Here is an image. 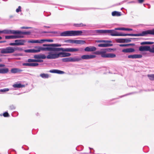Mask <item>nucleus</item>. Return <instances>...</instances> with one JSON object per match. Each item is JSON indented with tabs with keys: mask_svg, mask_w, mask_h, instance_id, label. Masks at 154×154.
Returning a JSON list of instances; mask_svg holds the SVG:
<instances>
[{
	"mask_svg": "<svg viewBox=\"0 0 154 154\" xmlns=\"http://www.w3.org/2000/svg\"><path fill=\"white\" fill-rule=\"evenodd\" d=\"M43 46L44 47H37L35 48H38V50H39V52L41 51H57V48H52L50 47H58L61 46V44H43Z\"/></svg>",
	"mask_w": 154,
	"mask_h": 154,
	"instance_id": "1",
	"label": "nucleus"
},
{
	"mask_svg": "<svg viewBox=\"0 0 154 154\" xmlns=\"http://www.w3.org/2000/svg\"><path fill=\"white\" fill-rule=\"evenodd\" d=\"M71 55L70 53L67 52H60L56 53L50 52L48 53V55L47 56V58L48 59H55L59 57H69Z\"/></svg>",
	"mask_w": 154,
	"mask_h": 154,
	"instance_id": "2",
	"label": "nucleus"
},
{
	"mask_svg": "<svg viewBox=\"0 0 154 154\" xmlns=\"http://www.w3.org/2000/svg\"><path fill=\"white\" fill-rule=\"evenodd\" d=\"M82 31H67L60 33V35L62 36H78L82 35Z\"/></svg>",
	"mask_w": 154,
	"mask_h": 154,
	"instance_id": "3",
	"label": "nucleus"
},
{
	"mask_svg": "<svg viewBox=\"0 0 154 154\" xmlns=\"http://www.w3.org/2000/svg\"><path fill=\"white\" fill-rule=\"evenodd\" d=\"M22 50V48L18 47H13L9 46L1 49V52L2 54H11L13 53L15 51H21Z\"/></svg>",
	"mask_w": 154,
	"mask_h": 154,
	"instance_id": "4",
	"label": "nucleus"
},
{
	"mask_svg": "<svg viewBox=\"0 0 154 154\" xmlns=\"http://www.w3.org/2000/svg\"><path fill=\"white\" fill-rule=\"evenodd\" d=\"M147 34H149V30H146L143 31L142 33L138 34H122L121 33V36H145Z\"/></svg>",
	"mask_w": 154,
	"mask_h": 154,
	"instance_id": "5",
	"label": "nucleus"
},
{
	"mask_svg": "<svg viewBox=\"0 0 154 154\" xmlns=\"http://www.w3.org/2000/svg\"><path fill=\"white\" fill-rule=\"evenodd\" d=\"M15 43H11L9 44L10 46H18L23 45L26 42V41L25 39H17L14 41Z\"/></svg>",
	"mask_w": 154,
	"mask_h": 154,
	"instance_id": "6",
	"label": "nucleus"
},
{
	"mask_svg": "<svg viewBox=\"0 0 154 154\" xmlns=\"http://www.w3.org/2000/svg\"><path fill=\"white\" fill-rule=\"evenodd\" d=\"M64 42L72 44H84L85 43V42L82 40H73L69 39L64 41Z\"/></svg>",
	"mask_w": 154,
	"mask_h": 154,
	"instance_id": "7",
	"label": "nucleus"
},
{
	"mask_svg": "<svg viewBox=\"0 0 154 154\" xmlns=\"http://www.w3.org/2000/svg\"><path fill=\"white\" fill-rule=\"evenodd\" d=\"M60 51L63 52H74V48H57V51Z\"/></svg>",
	"mask_w": 154,
	"mask_h": 154,
	"instance_id": "8",
	"label": "nucleus"
},
{
	"mask_svg": "<svg viewBox=\"0 0 154 154\" xmlns=\"http://www.w3.org/2000/svg\"><path fill=\"white\" fill-rule=\"evenodd\" d=\"M23 36L17 35H7L5 36V38L6 39H13L23 38Z\"/></svg>",
	"mask_w": 154,
	"mask_h": 154,
	"instance_id": "9",
	"label": "nucleus"
},
{
	"mask_svg": "<svg viewBox=\"0 0 154 154\" xmlns=\"http://www.w3.org/2000/svg\"><path fill=\"white\" fill-rule=\"evenodd\" d=\"M16 30L5 29L2 31L0 30V34L1 33H4L5 34H16Z\"/></svg>",
	"mask_w": 154,
	"mask_h": 154,
	"instance_id": "10",
	"label": "nucleus"
},
{
	"mask_svg": "<svg viewBox=\"0 0 154 154\" xmlns=\"http://www.w3.org/2000/svg\"><path fill=\"white\" fill-rule=\"evenodd\" d=\"M96 56L94 55H82L81 58V60L82 59H89L94 58Z\"/></svg>",
	"mask_w": 154,
	"mask_h": 154,
	"instance_id": "11",
	"label": "nucleus"
},
{
	"mask_svg": "<svg viewBox=\"0 0 154 154\" xmlns=\"http://www.w3.org/2000/svg\"><path fill=\"white\" fill-rule=\"evenodd\" d=\"M96 48L94 46H89L86 47L84 50L86 52H93L96 50Z\"/></svg>",
	"mask_w": 154,
	"mask_h": 154,
	"instance_id": "12",
	"label": "nucleus"
},
{
	"mask_svg": "<svg viewBox=\"0 0 154 154\" xmlns=\"http://www.w3.org/2000/svg\"><path fill=\"white\" fill-rule=\"evenodd\" d=\"M109 49L108 48H105L101 50V52L100 55L103 57L106 58L107 54L106 53L107 51H109Z\"/></svg>",
	"mask_w": 154,
	"mask_h": 154,
	"instance_id": "13",
	"label": "nucleus"
},
{
	"mask_svg": "<svg viewBox=\"0 0 154 154\" xmlns=\"http://www.w3.org/2000/svg\"><path fill=\"white\" fill-rule=\"evenodd\" d=\"M149 46H141L139 48V50L140 51H149Z\"/></svg>",
	"mask_w": 154,
	"mask_h": 154,
	"instance_id": "14",
	"label": "nucleus"
},
{
	"mask_svg": "<svg viewBox=\"0 0 154 154\" xmlns=\"http://www.w3.org/2000/svg\"><path fill=\"white\" fill-rule=\"evenodd\" d=\"M142 57V55L141 54H134L129 55L128 56V58L131 59L140 58Z\"/></svg>",
	"mask_w": 154,
	"mask_h": 154,
	"instance_id": "15",
	"label": "nucleus"
},
{
	"mask_svg": "<svg viewBox=\"0 0 154 154\" xmlns=\"http://www.w3.org/2000/svg\"><path fill=\"white\" fill-rule=\"evenodd\" d=\"M34 58L37 59H45L47 58V57L44 54H40L35 55Z\"/></svg>",
	"mask_w": 154,
	"mask_h": 154,
	"instance_id": "16",
	"label": "nucleus"
},
{
	"mask_svg": "<svg viewBox=\"0 0 154 154\" xmlns=\"http://www.w3.org/2000/svg\"><path fill=\"white\" fill-rule=\"evenodd\" d=\"M70 62H78L81 60L80 57L77 56L73 58L70 57Z\"/></svg>",
	"mask_w": 154,
	"mask_h": 154,
	"instance_id": "17",
	"label": "nucleus"
},
{
	"mask_svg": "<svg viewBox=\"0 0 154 154\" xmlns=\"http://www.w3.org/2000/svg\"><path fill=\"white\" fill-rule=\"evenodd\" d=\"M23 65L24 66L34 67L38 66V64L37 63H24L23 64Z\"/></svg>",
	"mask_w": 154,
	"mask_h": 154,
	"instance_id": "18",
	"label": "nucleus"
},
{
	"mask_svg": "<svg viewBox=\"0 0 154 154\" xmlns=\"http://www.w3.org/2000/svg\"><path fill=\"white\" fill-rule=\"evenodd\" d=\"M24 51L26 53H38L39 52V50H38V48L37 49H30L28 50H25Z\"/></svg>",
	"mask_w": 154,
	"mask_h": 154,
	"instance_id": "19",
	"label": "nucleus"
},
{
	"mask_svg": "<svg viewBox=\"0 0 154 154\" xmlns=\"http://www.w3.org/2000/svg\"><path fill=\"white\" fill-rule=\"evenodd\" d=\"M135 50L132 48H129L123 49L122 50L123 52L125 53H132L134 52Z\"/></svg>",
	"mask_w": 154,
	"mask_h": 154,
	"instance_id": "20",
	"label": "nucleus"
},
{
	"mask_svg": "<svg viewBox=\"0 0 154 154\" xmlns=\"http://www.w3.org/2000/svg\"><path fill=\"white\" fill-rule=\"evenodd\" d=\"M49 72L51 73H57L59 74H63L64 73V72L58 69L50 70Z\"/></svg>",
	"mask_w": 154,
	"mask_h": 154,
	"instance_id": "21",
	"label": "nucleus"
},
{
	"mask_svg": "<svg viewBox=\"0 0 154 154\" xmlns=\"http://www.w3.org/2000/svg\"><path fill=\"white\" fill-rule=\"evenodd\" d=\"M23 71V70L19 69L17 68H12L11 70V72L13 73H15L20 72Z\"/></svg>",
	"mask_w": 154,
	"mask_h": 154,
	"instance_id": "22",
	"label": "nucleus"
},
{
	"mask_svg": "<svg viewBox=\"0 0 154 154\" xmlns=\"http://www.w3.org/2000/svg\"><path fill=\"white\" fill-rule=\"evenodd\" d=\"M112 46V44H109V43H106L101 44L98 45L99 47H106L109 46Z\"/></svg>",
	"mask_w": 154,
	"mask_h": 154,
	"instance_id": "23",
	"label": "nucleus"
},
{
	"mask_svg": "<svg viewBox=\"0 0 154 154\" xmlns=\"http://www.w3.org/2000/svg\"><path fill=\"white\" fill-rule=\"evenodd\" d=\"M9 72V69L7 68H0V74H6L8 73Z\"/></svg>",
	"mask_w": 154,
	"mask_h": 154,
	"instance_id": "24",
	"label": "nucleus"
},
{
	"mask_svg": "<svg viewBox=\"0 0 154 154\" xmlns=\"http://www.w3.org/2000/svg\"><path fill=\"white\" fill-rule=\"evenodd\" d=\"M30 33L29 32H22L21 31H19V30H16V34H24V35H26V34H29Z\"/></svg>",
	"mask_w": 154,
	"mask_h": 154,
	"instance_id": "25",
	"label": "nucleus"
},
{
	"mask_svg": "<svg viewBox=\"0 0 154 154\" xmlns=\"http://www.w3.org/2000/svg\"><path fill=\"white\" fill-rule=\"evenodd\" d=\"M112 15L113 16H120L121 15V13L117 11H114L112 12Z\"/></svg>",
	"mask_w": 154,
	"mask_h": 154,
	"instance_id": "26",
	"label": "nucleus"
},
{
	"mask_svg": "<svg viewBox=\"0 0 154 154\" xmlns=\"http://www.w3.org/2000/svg\"><path fill=\"white\" fill-rule=\"evenodd\" d=\"M116 30H127L130 31L132 30V29H131L125 28H118L115 29Z\"/></svg>",
	"mask_w": 154,
	"mask_h": 154,
	"instance_id": "27",
	"label": "nucleus"
},
{
	"mask_svg": "<svg viewBox=\"0 0 154 154\" xmlns=\"http://www.w3.org/2000/svg\"><path fill=\"white\" fill-rule=\"evenodd\" d=\"M13 86L14 88H20L24 87V85H21L20 83L18 84H14L13 85Z\"/></svg>",
	"mask_w": 154,
	"mask_h": 154,
	"instance_id": "28",
	"label": "nucleus"
},
{
	"mask_svg": "<svg viewBox=\"0 0 154 154\" xmlns=\"http://www.w3.org/2000/svg\"><path fill=\"white\" fill-rule=\"evenodd\" d=\"M116 55L115 54L112 53H108L107 54L106 58H114L116 57Z\"/></svg>",
	"mask_w": 154,
	"mask_h": 154,
	"instance_id": "29",
	"label": "nucleus"
},
{
	"mask_svg": "<svg viewBox=\"0 0 154 154\" xmlns=\"http://www.w3.org/2000/svg\"><path fill=\"white\" fill-rule=\"evenodd\" d=\"M154 43V42H141L140 44L141 45H150Z\"/></svg>",
	"mask_w": 154,
	"mask_h": 154,
	"instance_id": "30",
	"label": "nucleus"
},
{
	"mask_svg": "<svg viewBox=\"0 0 154 154\" xmlns=\"http://www.w3.org/2000/svg\"><path fill=\"white\" fill-rule=\"evenodd\" d=\"M110 34L112 36H121V33H113V30H112Z\"/></svg>",
	"mask_w": 154,
	"mask_h": 154,
	"instance_id": "31",
	"label": "nucleus"
},
{
	"mask_svg": "<svg viewBox=\"0 0 154 154\" xmlns=\"http://www.w3.org/2000/svg\"><path fill=\"white\" fill-rule=\"evenodd\" d=\"M147 76L150 80H154V74L148 75Z\"/></svg>",
	"mask_w": 154,
	"mask_h": 154,
	"instance_id": "32",
	"label": "nucleus"
},
{
	"mask_svg": "<svg viewBox=\"0 0 154 154\" xmlns=\"http://www.w3.org/2000/svg\"><path fill=\"white\" fill-rule=\"evenodd\" d=\"M40 76L43 78H47L49 77V75L47 74L43 73L40 75Z\"/></svg>",
	"mask_w": 154,
	"mask_h": 154,
	"instance_id": "33",
	"label": "nucleus"
},
{
	"mask_svg": "<svg viewBox=\"0 0 154 154\" xmlns=\"http://www.w3.org/2000/svg\"><path fill=\"white\" fill-rule=\"evenodd\" d=\"M70 57H68V58H63L62 59V60L63 62H70Z\"/></svg>",
	"mask_w": 154,
	"mask_h": 154,
	"instance_id": "34",
	"label": "nucleus"
},
{
	"mask_svg": "<svg viewBox=\"0 0 154 154\" xmlns=\"http://www.w3.org/2000/svg\"><path fill=\"white\" fill-rule=\"evenodd\" d=\"M95 32L97 33H104V30H95Z\"/></svg>",
	"mask_w": 154,
	"mask_h": 154,
	"instance_id": "35",
	"label": "nucleus"
},
{
	"mask_svg": "<svg viewBox=\"0 0 154 154\" xmlns=\"http://www.w3.org/2000/svg\"><path fill=\"white\" fill-rule=\"evenodd\" d=\"M83 48H74V52L77 51H83Z\"/></svg>",
	"mask_w": 154,
	"mask_h": 154,
	"instance_id": "36",
	"label": "nucleus"
},
{
	"mask_svg": "<svg viewBox=\"0 0 154 154\" xmlns=\"http://www.w3.org/2000/svg\"><path fill=\"white\" fill-rule=\"evenodd\" d=\"M98 42H105L107 43H111L112 41L109 40H101L98 41Z\"/></svg>",
	"mask_w": 154,
	"mask_h": 154,
	"instance_id": "37",
	"label": "nucleus"
},
{
	"mask_svg": "<svg viewBox=\"0 0 154 154\" xmlns=\"http://www.w3.org/2000/svg\"><path fill=\"white\" fill-rule=\"evenodd\" d=\"M149 51L152 53H154V45H152L151 48L149 46Z\"/></svg>",
	"mask_w": 154,
	"mask_h": 154,
	"instance_id": "38",
	"label": "nucleus"
},
{
	"mask_svg": "<svg viewBox=\"0 0 154 154\" xmlns=\"http://www.w3.org/2000/svg\"><path fill=\"white\" fill-rule=\"evenodd\" d=\"M116 41L119 43H124V39L123 38L117 39Z\"/></svg>",
	"mask_w": 154,
	"mask_h": 154,
	"instance_id": "39",
	"label": "nucleus"
},
{
	"mask_svg": "<svg viewBox=\"0 0 154 154\" xmlns=\"http://www.w3.org/2000/svg\"><path fill=\"white\" fill-rule=\"evenodd\" d=\"M75 26L76 27H82L83 26H86V25L82 23H81L79 24H75Z\"/></svg>",
	"mask_w": 154,
	"mask_h": 154,
	"instance_id": "40",
	"label": "nucleus"
},
{
	"mask_svg": "<svg viewBox=\"0 0 154 154\" xmlns=\"http://www.w3.org/2000/svg\"><path fill=\"white\" fill-rule=\"evenodd\" d=\"M43 42V39L35 40V43H42Z\"/></svg>",
	"mask_w": 154,
	"mask_h": 154,
	"instance_id": "41",
	"label": "nucleus"
},
{
	"mask_svg": "<svg viewBox=\"0 0 154 154\" xmlns=\"http://www.w3.org/2000/svg\"><path fill=\"white\" fill-rule=\"evenodd\" d=\"M9 90V89L8 88H6L0 90V91L1 92H5L8 91Z\"/></svg>",
	"mask_w": 154,
	"mask_h": 154,
	"instance_id": "42",
	"label": "nucleus"
},
{
	"mask_svg": "<svg viewBox=\"0 0 154 154\" xmlns=\"http://www.w3.org/2000/svg\"><path fill=\"white\" fill-rule=\"evenodd\" d=\"M36 59H29L27 60V61L29 62H35Z\"/></svg>",
	"mask_w": 154,
	"mask_h": 154,
	"instance_id": "43",
	"label": "nucleus"
},
{
	"mask_svg": "<svg viewBox=\"0 0 154 154\" xmlns=\"http://www.w3.org/2000/svg\"><path fill=\"white\" fill-rule=\"evenodd\" d=\"M43 42H53V40L52 39H43Z\"/></svg>",
	"mask_w": 154,
	"mask_h": 154,
	"instance_id": "44",
	"label": "nucleus"
},
{
	"mask_svg": "<svg viewBox=\"0 0 154 154\" xmlns=\"http://www.w3.org/2000/svg\"><path fill=\"white\" fill-rule=\"evenodd\" d=\"M112 32V30H104V33H110Z\"/></svg>",
	"mask_w": 154,
	"mask_h": 154,
	"instance_id": "45",
	"label": "nucleus"
},
{
	"mask_svg": "<svg viewBox=\"0 0 154 154\" xmlns=\"http://www.w3.org/2000/svg\"><path fill=\"white\" fill-rule=\"evenodd\" d=\"M124 42H128L131 41V40L129 38L124 39Z\"/></svg>",
	"mask_w": 154,
	"mask_h": 154,
	"instance_id": "46",
	"label": "nucleus"
},
{
	"mask_svg": "<svg viewBox=\"0 0 154 154\" xmlns=\"http://www.w3.org/2000/svg\"><path fill=\"white\" fill-rule=\"evenodd\" d=\"M131 45V44H120L119 45V46L120 47H126L127 46L129 45Z\"/></svg>",
	"mask_w": 154,
	"mask_h": 154,
	"instance_id": "47",
	"label": "nucleus"
},
{
	"mask_svg": "<svg viewBox=\"0 0 154 154\" xmlns=\"http://www.w3.org/2000/svg\"><path fill=\"white\" fill-rule=\"evenodd\" d=\"M149 34L154 35V29L151 30H149Z\"/></svg>",
	"mask_w": 154,
	"mask_h": 154,
	"instance_id": "48",
	"label": "nucleus"
},
{
	"mask_svg": "<svg viewBox=\"0 0 154 154\" xmlns=\"http://www.w3.org/2000/svg\"><path fill=\"white\" fill-rule=\"evenodd\" d=\"M21 7L20 6H19L18 7V8L16 10V12L18 13L20 11H21Z\"/></svg>",
	"mask_w": 154,
	"mask_h": 154,
	"instance_id": "49",
	"label": "nucleus"
},
{
	"mask_svg": "<svg viewBox=\"0 0 154 154\" xmlns=\"http://www.w3.org/2000/svg\"><path fill=\"white\" fill-rule=\"evenodd\" d=\"M101 52V50L100 51H96L94 52V54L97 55H100Z\"/></svg>",
	"mask_w": 154,
	"mask_h": 154,
	"instance_id": "50",
	"label": "nucleus"
},
{
	"mask_svg": "<svg viewBox=\"0 0 154 154\" xmlns=\"http://www.w3.org/2000/svg\"><path fill=\"white\" fill-rule=\"evenodd\" d=\"M3 115L4 117H8L9 116V114H8V113L6 112L4 113H3Z\"/></svg>",
	"mask_w": 154,
	"mask_h": 154,
	"instance_id": "51",
	"label": "nucleus"
},
{
	"mask_svg": "<svg viewBox=\"0 0 154 154\" xmlns=\"http://www.w3.org/2000/svg\"><path fill=\"white\" fill-rule=\"evenodd\" d=\"M35 40H29L28 41V42L29 43H35Z\"/></svg>",
	"mask_w": 154,
	"mask_h": 154,
	"instance_id": "52",
	"label": "nucleus"
},
{
	"mask_svg": "<svg viewBox=\"0 0 154 154\" xmlns=\"http://www.w3.org/2000/svg\"><path fill=\"white\" fill-rule=\"evenodd\" d=\"M31 27H24L23 26L21 27V29H30L31 28Z\"/></svg>",
	"mask_w": 154,
	"mask_h": 154,
	"instance_id": "53",
	"label": "nucleus"
},
{
	"mask_svg": "<svg viewBox=\"0 0 154 154\" xmlns=\"http://www.w3.org/2000/svg\"><path fill=\"white\" fill-rule=\"evenodd\" d=\"M43 61V60H36V61L35 62H41Z\"/></svg>",
	"mask_w": 154,
	"mask_h": 154,
	"instance_id": "54",
	"label": "nucleus"
},
{
	"mask_svg": "<svg viewBox=\"0 0 154 154\" xmlns=\"http://www.w3.org/2000/svg\"><path fill=\"white\" fill-rule=\"evenodd\" d=\"M138 0L139 3H142L143 2L144 0Z\"/></svg>",
	"mask_w": 154,
	"mask_h": 154,
	"instance_id": "55",
	"label": "nucleus"
},
{
	"mask_svg": "<svg viewBox=\"0 0 154 154\" xmlns=\"http://www.w3.org/2000/svg\"><path fill=\"white\" fill-rule=\"evenodd\" d=\"M82 31V33L83 34V35H84L87 32V31H85V30H83Z\"/></svg>",
	"mask_w": 154,
	"mask_h": 154,
	"instance_id": "56",
	"label": "nucleus"
},
{
	"mask_svg": "<svg viewBox=\"0 0 154 154\" xmlns=\"http://www.w3.org/2000/svg\"><path fill=\"white\" fill-rule=\"evenodd\" d=\"M5 65L3 64H0V67H5Z\"/></svg>",
	"mask_w": 154,
	"mask_h": 154,
	"instance_id": "57",
	"label": "nucleus"
},
{
	"mask_svg": "<svg viewBox=\"0 0 154 154\" xmlns=\"http://www.w3.org/2000/svg\"><path fill=\"white\" fill-rule=\"evenodd\" d=\"M49 32L52 33L53 34H56V33H57V32Z\"/></svg>",
	"mask_w": 154,
	"mask_h": 154,
	"instance_id": "58",
	"label": "nucleus"
},
{
	"mask_svg": "<svg viewBox=\"0 0 154 154\" xmlns=\"http://www.w3.org/2000/svg\"><path fill=\"white\" fill-rule=\"evenodd\" d=\"M5 41H0V42L1 43H4L5 42Z\"/></svg>",
	"mask_w": 154,
	"mask_h": 154,
	"instance_id": "59",
	"label": "nucleus"
},
{
	"mask_svg": "<svg viewBox=\"0 0 154 154\" xmlns=\"http://www.w3.org/2000/svg\"><path fill=\"white\" fill-rule=\"evenodd\" d=\"M2 38V37L1 36H0V40Z\"/></svg>",
	"mask_w": 154,
	"mask_h": 154,
	"instance_id": "60",
	"label": "nucleus"
},
{
	"mask_svg": "<svg viewBox=\"0 0 154 154\" xmlns=\"http://www.w3.org/2000/svg\"><path fill=\"white\" fill-rule=\"evenodd\" d=\"M45 27H47V28H49L50 27H49V26H45Z\"/></svg>",
	"mask_w": 154,
	"mask_h": 154,
	"instance_id": "61",
	"label": "nucleus"
},
{
	"mask_svg": "<svg viewBox=\"0 0 154 154\" xmlns=\"http://www.w3.org/2000/svg\"><path fill=\"white\" fill-rule=\"evenodd\" d=\"M2 61V60L0 59V62H1Z\"/></svg>",
	"mask_w": 154,
	"mask_h": 154,
	"instance_id": "62",
	"label": "nucleus"
},
{
	"mask_svg": "<svg viewBox=\"0 0 154 154\" xmlns=\"http://www.w3.org/2000/svg\"><path fill=\"white\" fill-rule=\"evenodd\" d=\"M44 33H47L48 32H44Z\"/></svg>",
	"mask_w": 154,
	"mask_h": 154,
	"instance_id": "63",
	"label": "nucleus"
}]
</instances>
